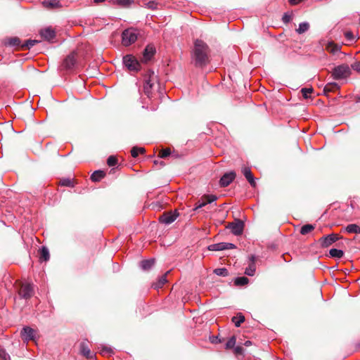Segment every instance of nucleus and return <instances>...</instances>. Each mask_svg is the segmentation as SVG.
Returning <instances> with one entry per match:
<instances>
[{"label": "nucleus", "instance_id": "c03bdc74", "mask_svg": "<svg viewBox=\"0 0 360 360\" xmlns=\"http://www.w3.org/2000/svg\"><path fill=\"white\" fill-rule=\"evenodd\" d=\"M351 68L356 71L357 72L360 73V61H356L351 65Z\"/></svg>", "mask_w": 360, "mask_h": 360}, {"label": "nucleus", "instance_id": "79ce46f5", "mask_svg": "<svg viewBox=\"0 0 360 360\" xmlns=\"http://www.w3.org/2000/svg\"><path fill=\"white\" fill-rule=\"evenodd\" d=\"M117 4L123 7H129L131 4V0H117Z\"/></svg>", "mask_w": 360, "mask_h": 360}, {"label": "nucleus", "instance_id": "ea45409f", "mask_svg": "<svg viewBox=\"0 0 360 360\" xmlns=\"http://www.w3.org/2000/svg\"><path fill=\"white\" fill-rule=\"evenodd\" d=\"M217 196L214 195H205L202 197V200H205L207 204L211 203L217 200Z\"/></svg>", "mask_w": 360, "mask_h": 360}, {"label": "nucleus", "instance_id": "4d7b16f0", "mask_svg": "<svg viewBox=\"0 0 360 360\" xmlns=\"http://www.w3.org/2000/svg\"><path fill=\"white\" fill-rule=\"evenodd\" d=\"M355 100L357 103H360V94L355 96Z\"/></svg>", "mask_w": 360, "mask_h": 360}, {"label": "nucleus", "instance_id": "603ef678", "mask_svg": "<svg viewBox=\"0 0 360 360\" xmlns=\"http://www.w3.org/2000/svg\"><path fill=\"white\" fill-rule=\"evenodd\" d=\"M154 165H160L161 167L165 166V163L163 161L154 160Z\"/></svg>", "mask_w": 360, "mask_h": 360}, {"label": "nucleus", "instance_id": "9b49d317", "mask_svg": "<svg viewBox=\"0 0 360 360\" xmlns=\"http://www.w3.org/2000/svg\"><path fill=\"white\" fill-rule=\"evenodd\" d=\"M2 43L6 46L14 47L16 50H21V40L18 37H6L3 39Z\"/></svg>", "mask_w": 360, "mask_h": 360}, {"label": "nucleus", "instance_id": "b1692460", "mask_svg": "<svg viewBox=\"0 0 360 360\" xmlns=\"http://www.w3.org/2000/svg\"><path fill=\"white\" fill-rule=\"evenodd\" d=\"M155 259H148V260H143L141 262V268L145 270V271H148L149 269H150L152 268V266L154 265L155 264Z\"/></svg>", "mask_w": 360, "mask_h": 360}, {"label": "nucleus", "instance_id": "7ed1b4c3", "mask_svg": "<svg viewBox=\"0 0 360 360\" xmlns=\"http://www.w3.org/2000/svg\"><path fill=\"white\" fill-rule=\"evenodd\" d=\"M157 82V76L153 71L149 70L148 75L146 76L145 83L143 85V91L146 95L148 97L152 94V89Z\"/></svg>", "mask_w": 360, "mask_h": 360}, {"label": "nucleus", "instance_id": "72a5a7b5", "mask_svg": "<svg viewBox=\"0 0 360 360\" xmlns=\"http://www.w3.org/2000/svg\"><path fill=\"white\" fill-rule=\"evenodd\" d=\"M213 272H214V274H215L217 276H224V277L227 276L229 275V271L226 268L215 269L213 271Z\"/></svg>", "mask_w": 360, "mask_h": 360}, {"label": "nucleus", "instance_id": "8fccbe9b", "mask_svg": "<svg viewBox=\"0 0 360 360\" xmlns=\"http://www.w3.org/2000/svg\"><path fill=\"white\" fill-rule=\"evenodd\" d=\"M291 20H292L291 16L288 15V14H286V13H285L284 15L283 16V21L285 23L289 22Z\"/></svg>", "mask_w": 360, "mask_h": 360}, {"label": "nucleus", "instance_id": "09e8293b", "mask_svg": "<svg viewBox=\"0 0 360 360\" xmlns=\"http://www.w3.org/2000/svg\"><path fill=\"white\" fill-rule=\"evenodd\" d=\"M210 341L212 343H219L221 342L222 340L219 338L218 336H212L210 337Z\"/></svg>", "mask_w": 360, "mask_h": 360}, {"label": "nucleus", "instance_id": "2eb2a0df", "mask_svg": "<svg viewBox=\"0 0 360 360\" xmlns=\"http://www.w3.org/2000/svg\"><path fill=\"white\" fill-rule=\"evenodd\" d=\"M39 34L44 40H46L49 41L53 39L56 37L55 31L50 27H47V28L41 30L39 31Z\"/></svg>", "mask_w": 360, "mask_h": 360}, {"label": "nucleus", "instance_id": "de8ad7c7", "mask_svg": "<svg viewBox=\"0 0 360 360\" xmlns=\"http://www.w3.org/2000/svg\"><path fill=\"white\" fill-rule=\"evenodd\" d=\"M138 147L134 146L131 150V154L133 158H136L139 155Z\"/></svg>", "mask_w": 360, "mask_h": 360}, {"label": "nucleus", "instance_id": "aec40b11", "mask_svg": "<svg viewBox=\"0 0 360 360\" xmlns=\"http://www.w3.org/2000/svg\"><path fill=\"white\" fill-rule=\"evenodd\" d=\"M105 176V172L103 170H96L91 175V180L94 182H98Z\"/></svg>", "mask_w": 360, "mask_h": 360}, {"label": "nucleus", "instance_id": "473e14b6", "mask_svg": "<svg viewBox=\"0 0 360 360\" xmlns=\"http://www.w3.org/2000/svg\"><path fill=\"white\" fill-rule=\"evenodd\" d=\"M249 279L247 277H238L236 278L234 281V284L236 285H245L248 283Z\"/></svg>", "mask_w": 360, "mask_h": 360}, {"label": "nucleus", "instance_id": "bb28decb", "mask_svg": "<svg viewBox=\"0 0 360 360\" xmlns=\"http://www.w3.org/2000/svg\"><path fill=\"white\" fill-rule=\"evenodd\" d=\"M40 256L39 259L43 261H48L50 258V255L49 250L46 247L43 246L41 249L40 250Z\"/></svg>", "mask_w": 360, "mask_h": 360}, {"label": "nucleus", "instance_id": "864d4df0", "mask_svg": "<svg viewBox=\"0 0 360 360\" xmlns=\"http://www.w3.org/2000/svg\"><path fill=\"white\" fill-rule=\"evenodd\" d=\"M6 353L5 350L0 347V357L6 358Z\"/></svg>", "mask_w": 360, "mask_h": 360}, {"label": "nucleus", "instance_id": "f03ea898", "mask_svg": "<svg viewBox=\"0 0 360 360\" xmlns=\"http://www.w3.org/2000/svg\"><path fill=\"white\" fill-rule=\"evenodd\" d=\"M15 287L18 290V295L21 298L27 300L32 297L34 295L33 286L30 283L17 282L15 283Z\"/></svg>", "mask_w": 360, "mask_h": 360}, {"label": "nucleus", "instance_id": "58836bf2", "mask_svg": "<svg viewBox=\"0 0 360 360\" xmlns=\"http://www.w3.org/2000/svg\"><path fill=\"white\" fill-rule=\"evenodd\" d=\"M236 342V338L233 335L227 341L226 344V349H232L234 347Z\"/></svg>", "mask_w": 360, "mask_h": 360}, {"label": "nucleus", "instance_id": "f3484780", "mask_svg": "<svg viewBox=\"0 0 360 360\" xmlns=\"http://www.w3.org/2000/svg\"><path fill=\"white\" fill-rule=\"evenodd\" d=\"M155 53V49L151 45H148L143 51L142 60L145 63L149 61Z\"/></svg>", "mask_w": 360, "mask_h": 360}, {"label": "nucleus", "instance_id": "5fc2aeb1", "mask_svg": "<svg viewBox=\"0 0 360 360\" xmlns=\"http://www.w3.org/2000/svg\"><path fill=\"white\" fill-rule=\"evenodd\" d=\"M138 151H139V153H141V154H144L145 152H146V149L144 148H141V147H138Z\"/></svg>", "mask_w": 360, "mask_h": 360}, {"label": "nucleus", "instance_id": "dca6fc26", "mask_svg": "<svg viewBox=\"0 0 360 360\" xmlns=\"http://www.w3.org/2000/svg\"><path fill=\"white\" fill-rule=\"evenodd\" d=\"M241 172L252 187L256 186V182L250 167H243Z\"/></svg>", "mask_w": 360, "mask_h": 360}, {"label": "nucleus", "instance_id": "393cba45", "mask_svg": "<svg viewBox=\"0 0 360 360\" xmlns=\"http://www.w3.org/2000/svg\"><path fill=\"white\" fill-rule=\"evenodd\" d=\"M231 321L236 327H240L245 321V316L241 313H238L236 316L232 317Z\"/></svg>", "mask_w": 360, "mask_h": 360}, {"label": "nucleus", "instance_id": "4be33fe9", "mask_svg": "<svg viewBox=\"0 0 360 360\" xmlns=\"http://www.w3.org/2000/svg\"><path fill=\"white\" fill-rule=\"evenodd\" d=\"M39 41L35 39H28L21 46V51L30 50L35 44H38Z\"/></svg>", "mask_w": 360, "mask_h": 360}, {"label": "nucleus", "instance_id": "3c124183", "mask_svg": "<svg viewBox=\"0 0 360 360\" xmlns=\"http://www.w3.org/2000/svg\"><path fill=\"white\" fill-rule=\"evenodd\" d=\"M302 0H289V3L291 5H297L300 2H301Z\"/></svg>", "mask_w": 360, "mask_h": 360}, {"label": "nucleus", "instance_id": "6e6d98bb", "mask_svg": "<svg viewBox=\"0 0 360 360\" xmlns=\"http://www.w3.org/2000/svg\"><path fill=\"white\" fill-rule=\"evenodd\" d=\"M244 345H245L246 347H249V346L252 345V342H251V341H250V340H247V341L244 343Z\"/></svg>", "mask_w": 360, "mask_h": 360}, {"label": "nucleus", "instance_id": "f257e3e1", "mask_svg": "<svg viewBox=\"0 0 360 360\" xmlns=\"http://www.w3.org/2000/svg\"><path fill=\"white\" fill-rule=\"evenodd\" d=\"M210 51L208 45L202 40L196 39L194 41L191 62L195 67L203 68L210 63Z\"/></svg>", "mask_w": 360, "mask_h": 360}, {"label": "nucleus", "instance_id": "a211bd4d", "mask_svg": "<svg viewBox=\"0 0 360 360\" xmlns=\"http://www.w3.org/2000/svg\"><path fill=\"white\" fill-rule=\"evenodd\" d=\"M340 89L339 85L335 82L328 83L323 89V94L326 96H328L330 92H335Z\"/></svg>", "mask_w": 360, "mask_h": 360}, {"label": "nucleus", "instance_id": "f8f14e48", "mask_svg": "<svg viewBox=\"0 0 360 360\" xmlns=\"http://www.w3.org/2000/svg\"><path fill=\"white\" fill-rule=\"evenodd\" d=\"M236 246L233 243H219L212 244L208 246V250L210 251H221L228 249H233Z\"/></svg>", "mask_w": 360, "mask_h": 360}, {"label": "nucleus", "instance_id": "ddd939ff", "mask_svg": "<svg viewBox=\"0 0 360 360\" xmlns=\"http://www.w3.org/2000/svg\"><path fill=\"white\" fill-rule=\"evenodd\" d=\"M236 174L235 172H230L225 173L219 180V185L221 187L228 186L236 178Z\"/></svg>", "mask_w": 360, "mask_h": 360}, {"label": "nucleus", "instance_id": "2f4dec72", "mask_svg": "<svg viewBox=\"0 0 360 360\" xmlns=\"http://www.w3.org/2000/svg\"><path fill=\"white\" fill-rule=\"evenodd\" d=\"M309 28V24L308 22H302L300 24L299 27L296 30V32L299 34H303L307 32Z\"/></svg>", "mask_w": 360, "mask_h": 360}, {"label": "nucleus", "instance_id": "a19ab883", "mask_svg": "<svg viewBox=\"0 0 360 360\" xmlns=\"http://www.w3.org/2000/svg\"><path fill=\"white\" fill-rule=\"evenodd\" d=\"M107 163L110 167L115 166L117 163V159L116 157L110 155L107 160Z\"/></svg>", "mask_w": 360, "mask_h": 360}, {"label": "nucleus", "instance_id": "20e7f679", "mask_svg": "<svg viewBox=\"0 0 360 360\" xmlns=\"http://www.w3.org/2000/svg\"><path fill=\"white\" fill-rule=\"evenodd\" d=\"M77 61V52L73 51L63 60L61 64L62 70H72L76 66Z\"/></svg>", "mask_w": 360, "mask_h": 360}, {"label": "nucleus", "instance_id": "4c0bfd02", "mask_svg": "<svg viewBox=\"0 0 360 360\" xmlns=\"http://www.w3.org/2000/svg\"><path fill=\"white\" fill-rule=\"evenodd\" d=\"M171 154V150L169 148L162 149L158 155L160 158H165Z\"/></svg>", "mask_w": 360, "mask_h": 360}, {"label": "nucleus", "instance_id": "6e6552de", "mask_svg": "<svg viewBox=\"0 0 360 360\" xmlns=\"http://www.w3.org/2000/svg\"><path fill=\"white\" fill-rule=\"evenodd\" d=\"M226 228L229 229L233 234L239 236L243 233L244 223L240 219H235L234 221L229 223Z\"/></svg>", "mask_w": 360, "mask_h": 360}, {"label": "nucleus", "instance_id": "e433bc0d", "mask_svg": "<svg viewBox=\"0 0 360 360\" xmlns=\"http://www.w3.org/2000/svg\"><path fill=\"white\" fill-rule=\"evenodd\" d=\"M82 352L86 358H91V351L84 343L81 344Z\"/></svg>", "mask_w": 360, "mask_h": 360}, {"label": "nucleus", "instance_id": "6ab92c4d", "mask_svg": "<svg viewBox=\"0 0 360 360\" xmlns=\"http://www.w3.org/2000/svg\"><path fill=\"white\" fill-rule=\"evenodd\" d=\"M169 272L170 271H168L164 275H162L157 282L152 285V287L155 289L161 288L167 282V276Z\"/></svg>", "mask_w": 360, "mask_h": 360}, {"label": "nucleus", "instance_id": "c85d7f7f", "mask_svg": "<svg viewBox=\"0 0 360 360\" xmlns=\"http://www.w3.org/2000/svg\"><path fill=\"white\" fill-rule=\"evenodd\" d=\"M345 231L350 233H360V227L355 224H349L345 228Z\"/></svg>", "mask_w": 360, "mask_h": 360}, {"label": "nucleus", "instance_id": "a878e982", "mask_svg": "<svg viewBox=\"0 0 360 360\" xmlns=\"http://www.w3.org/2000/svg\"><path fill=\"white\" fill-rule=\"evenodd\" d=\"M314 229L315 225L307 224L301 227L300 232L302 235H307L314 231Z\"/></svg>", "mask_w": 360, "mask_h": 360}, {"label": "nucleus", "instance_id": "cd10ccee", "mask_svg": "<svg viewBox=\"0 0 360 360\" xmlns=\"http://www.w3.org/2000/svg\"><path fill=\"white\" fill-rule=\"evenodd\" d=\"M255 257L253 255L251 256L252 263L249 265L248 268H246L245 273L248 276H253L255 272Z\"/></svg>", "mask_w": 360, "mask_h": 360}, {"label": "nucleus", "instance_id": "49530a36", "mask_svg": "<svg viewBox=\"0 0 360 360\" xmlns=\"http://www.w3.org/2000/svg\"><path fill=\"white\" fill-rule=\"evenodd\" d=\"M206 205H207V202H205V200L201 199V201H199L198 202V205L194 208V210H197L205 206Z\"/></svg>", "mask_w": 360, "mask_h": 360}, {"label": "nucleus", "instance_id": "1a4fd4ad", "mask_svg": "<svg viewBox=\"0 0 360 360\" xmlns=\"http://www.w3.org/2000/svg\"><path fill=\"white\" fill-rule=\"evenodd\" d=\"M179 216V212L176 210L174 212H165L159 217L160 222L165 224H169L174 221Z\"/></svg>", "mask_w": 360, "mask_h": 360}, {"label": "nucleus", "instance_id": "c9c22d12", "mask_svg": "<svg viewBox=\"0 0 360 360\" xmlns=\"http://www.w3.org/2000/svg\"><path fill=\"white\" fill-rule=\"evenodd\" d=\"M314 91L313 88H302L301 89V93L302 96L307 99L310 97V94Z\"/></svg>", "mask_w": 360, "mask_h": 360}, {"label": "nucleus", "instance_id": "f704fd0d", "mask_svg": "<svg viewBox=\"0 0 360 360\" xmlns=\"http://www.w3.org/2000/svg\"><path fill=\"white\" fill-rule=\"evenodd\" d=\"M144 6L148 9L156 10L158 9V3L155 1H150L146 3H144Z\"/></svg>", "mask_w": 360, "mask_h": 360}, {"label": "nucleus", "instance_id": "39448f33", "mask_svg": "<svg viewBox=\"0 0 360 360\" xmlns=\"http://www.w3.org/2000/svg\"><path fill=\"white\" fill-rule=\"evenodd\" d=\"M351 69L347 64H342L333 68L332 75L336 79L349 77L351 75Z\"/></svg>", "mask_w": 360, "mask_h": 360}, {"label": "nucleus", "instance_id": "13d9d810", "mask_svg": "<svg viewBox=\"0 0 360 360\" xmlns=\"http://www.w3.org/2000/svg\"><path fill=\"white\" fill-rule=\"evenodd\" d=\"M105 1V0H94V2L96 4H99V3L104 2Z\"/></svg>", "mask_w": 360, "mask_h": 360}, {"label": "nucleus", "instance_id": "a18cd8bd", "mask_svg": "<svg viewBox=\"0 0 360 360\" xmlns=\"http://www.w3.org/2000/svg\"><path fill=\"white\" fill-rule=\"evenodd\" d=\"M243 351H244V349L242 347H240V346H237L234 349V353L236 355H241V354H243Z\"/></svg>", "mask_w": 360, "mask_h": 360}, {"label": "nucleus", "instance_id": "0eeeda50", "mask_svg": "<svg viewBox=\"0 0 360 360\" xmlns=\"http://www.w3.org/2000/svg\"><path fill=\"white\" fill-rule=\"evenodd\" d=\"M124 65L131 71H138L140 69V63L132 55H127L123 58Z\"/></svg>", "mask_w": 360, "mask_h": 360}, {"label": "nucleus", "instance_id": "7c9ffc66", "mask_svg": "<svg viewBox=\"0 0 360 360\" xmlns=\"http://www.w3.org/2000/svg\"><path fill=\"white\" fill-rule=\"evenodd\" d=\"M59 184L62 186H67L70 188L75 186L73 181L69 178L61 179L59 181Z\"/></svg>", "mask_w": 360, "mask_h": 360}, {"label": "nucleus", "instance_id": "bf43d9fd", "mask_svg": "<svg viewBox=\"0 0 360 360\" xmlns=\"http://www.w3.org/2000/svg\"><path fill=\"white\" fill-rule=\"evenodd\" d=\"M105 351H106L107 352H109L110 349H105V350H103V352H105Z\"/></svg>", "mask_w": 360, "mask_h": 360}, {"label": "nucleus", "instance_id": "5701e85b", "mask_svg": "<svg viewBox=\"0 0 360 360\" xmlns=\"http://www.w3.org/2000/svg\"><path fill=\"white\" fill-rule=\"evenodd\" d=\"M340 48H341L340 46H339L338 44H335L334 42L331 41V42H329L327 44V46L326 47V49L328 52L334 54L336 52H338L340 50Z\"/></svg>", "mask_w": 360, "mask_h": 360}, {"label": "nucleus", "instance_id": "9d476101", "mask_svg": "<svg viewBox=\"0 0 360 360\" xmlns=\"http://www.w3.org/2000/svg\"><path fill=\"white\" fill-rule=\"evenodd\" d=\"M340 238L341 237L338 234L332 233L319 238V243L322 248H328Z\"/></svg>", "mask_w": 360, "mask_h": 360}, {"label": "nucleus", "instance_id": "423d86ee", "mask_svg": "<svg viewBox=\"0 0 360 360\" xmlns=\"http://www.w3.org/2000/svg\"><path fill=\"white\" fill-rule=\"evenodd\" d=\"M122 43L124 46H128L134 43L137 39L136 31L131 28L123 31Z\"/></svg>", "mask_w": 360, "mask_h": 360}, {"label": "nucleus", "instance_id": "412c9836", "mask_svg": "<svg viewBox=\"0 0 360 360\" xmlns=\"http://www.w3.org/2000/svg\"><path fill=\"white\" fill-rule=\"evenodd\" d=\"M43 5L48 8H60L61 5L58 0H44Z\"/></svg>", "mask_w": 360, "mask_h": 360}, {"label": "nucleus", "instance_id": "c756f323", "mask_svg": "<svg viewBox=\"0 0 360 360\" xmlns=\"http://www.w3.org/2000/svg\"><path fill=\"white\" fill-rule=\"evenodd\" d=\"M329 254L330 257L335 258H342L344 256V252L341 250H338L335 248L330 249L329 251Z\"/></svg>", "mask_w": 360, "mask_h": 360}, {"label": "nucleus", "instance_id": "4468645a", "mask_svg": "<svg viewBox=\"0 0 360 360\" xmlns=\"http://www.w3.org/2000/svg\"><path fill=\"white\" fill-rule=\"evenodd\" d=\"M35 330L30 327H24L21 330L22 338L26 341L34 340L35 338Z\"/></svg>", "mask_w": 360, "mask_h": 360}, {"label": "nucleus", "instance_id": "37998d69", "mask_svg": "<svg viewBox=\"0 0 360 360\" xmlns=\"http://www.w3.org/2000/svg\"><path fill=\"white\" fill-rule=\"evenodd\" d=\"M345 36L347 38V39L349 41H353L355 40V37L353 34V33L350 31L345 32Z\"/></svg>", "mask_w": 360, "mask_h": 360}]
</instances>
